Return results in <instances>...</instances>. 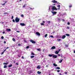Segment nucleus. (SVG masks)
<instances>
[{"mask_svg": "<svg viewBox=\"0 0 75 75\" xmlns=\"http://www.w3.org/2000/svg\"><path fill=\"white\" fill-rule=\"evenodd\" d=\"M42 23H45V21H43L42 22Z\"/></svg>", "mask_w": 75, "mask_h": 75, "instance_id": "6e6d98bb", "label": "nucleus"}, {"mask_svg": "<svg viewBox=\"0 0 75 75\" xmlns=\"http://www.w3.org/2000/svg\"><path fill=\"white\" fill-rule=\"evenodd\" d=\"M74 53H75V50H74Z\"/></svg>", "mask_w": 75, "mask_h": 75, "instance_id": "774afa93", "label": "nucleus"}, {"mask_svg": "<svg viewBox=\"0 0 75 75\" xmlns=\"http://www.w3.org/2000/svg\"><path fill=\"white\" fill-rule=\"evenodd\" d=\"M67 29H69V27L68 26H67Z\"/></svg>", "mask_w": 75, "mask_h": 75, "instance_id": "de8ad7c7", "label": "nucleus"}, {"mask_svg": "<svg viewBox=\"0 0 75 75\" xmlns=\"http://www.w3.org/2000/svg\"><path fill=\"white\" fill-rule=\"evenodd\" d=\"M4 51L3 52H2L1 54V55L3 54H4Z\"/></svg>", "mask_w": 75, "mask_h": 75, "instance_id": "a19ab883", "label": "nucleus"}, {"mask_svg": "<svg viewBox=\"0 0 75 75\" xmlns=\"http://www.w3.org/2000/svg\"><path fill=\"white\" fill-rule=\"evenodd\" d=\"M2 33H3V34H5V32H4V31L3 32H2Z\"/></svg>", "mask_w": 75, "mask_h": 75, "instance_id": "603ef678", "label": "nucleus"}, {"mask_svg": "<svg viewBox=\"0 0 75 75\" xmlns=\"http://www.w3.org/2000/svg\"><path fill=\"white\" fill-rule=\"evenodd\" d=\"M21 45V44H18V46H20Z\"/></svg>", "mask_w": 75, "mask_h": 75, "instance_id": "09e8293b", "label": "nucleus"}, {"mask_svg": "<svg viewBox=\"0 0 75 75\" xmlns=\"http://www.w3.org/2000/svg\"><path fill=\"white\" fill-rule=\"evenodd\" d=\"M37 74H41V72L40 71H38L37 72Z\"/></svg>", "mask_w": 75, "mask_h": 75, "instance_id": "4468645a", "label": "nucleus"}, {"mask_svg": "<svg viewBox=\"0 0 75 75\" xmlns=\"http://www.w3.org/2000/svg\"><path fill=\"white\" fill-rule=\"evenodd\" d=\"M53 58H57V55H54L53 56Z\"/></svg>", "mask_w": 75, "mask_h": 75, "instance_id": "0eeeda50", "label": "nucleus"}, {"mask_svg": "<svg viewBox=\"0 0 75 75\" xmlns=\"http://www.w3.org/2000/svg\"><path fill=\"white\" fill-rule=\"evenodd\" d=\"M41 25H44V23H41Z\"/></svg>", "mask_w": 75, "mask_h": 75, "instance_id": "7c9ffc66", "label": "nucleus"}, {"mask_svg": "<svg viewBox=\"0 0 75 75\" xmlns=\"http://www.w3.org/2000/svg\"><path fill=\"white\" fill-rule=\"evenodd\" d=\"M16 32H17V33H20V31H16Z\"/></svg>", "mask_w": 75, "mask_h": 75, "instance_id": "864d4df0", "label": "nucleus"}, {"mask_svg": "<svg viewBox=\"0 0 75 75\" xmlns=\"http://www.w3.org/2000/svg\"><path fill=\"white\" fill-rule=\"evenodd\" d=\"M31 54L32 55H35V54H34V53H33V52H32Z\"/></svg>", "mask_w": 75, "mask_h": 75, "instance_id": "bb28decb", "label": "nucleus"}, {"mask_svg": "<svg viewBox=\"0 0 75 75\" xmlns=\"http://www.w3.org/2000/svg\"><path fill=\"white\" fill-rule=\"evenodd\" d=\"M53 3H57V1L55 0H54L53 1H52Z\"/></svg>", "mask_w": 75, "mask_h": 75, "instance_id": "f8f14e48", "label": "nucleus"}, {"mask_svg": "<svg viewBox=\"0 0 75 75\" xmlns=\"http://www.w3.org/2000/svg\"><path fill=\"white\" fill-rule=\"evenodd\" d=\"M26 48H27V49L29 48V46H27V47H26Z\"/></svg>", "mask_w": 75, "mask_h": 75, "instance_id": "ea45409f", "label": "nucleus"}, {"mask_svg": "<svg viewBox=\"0 0 75 75\" xmlns=\"http://www.w3.org/2000/svg\"><path fill=\"white\" fill-rule=\"evenodd\" d=\"M65 74H67V72H65Z\"/></svg>", "mask_w": 75, "mask_h": 75, "instance_id": "338daca9", "label": "nucleus"}, {"mask_svg": "<svg viewBox=\"0 0 75 75\" xmlns=\"http://www.w3.org/2000/svg\"><path fill=\"white\" fill-rule=\"evenodd\" d=\"M52 6H49V10H50V8L51 7H52Z\"/></svg>", "mask_w": 75, "mask_h": 75, "instance_id": "49530a36", "label": "nucleus"}, {"mask_svg": "<svg viewBox=\"0 0 75 75\" xmlns=\"http://www.w3.org/2000/svg\"><path fill=\"white\" fill-rule=\"evenodd\" d=\"M26 4H25V5H23V8H25V6H26Z\"/></svg>", "mask_w": 75, "mask_h": 75, "instance_id": "cd10ccee", "label": "nucleus"}, {"mask_svg": "<svg viewBox=\"0 0 75 75\" xmlns=\"http://www.w3.org/2000/svg\"><path fill=\"white\" fill-rule=\"evenodd\" d=\"M22 58L23 59H24V57H23V56H22Z\"/></svg>", "mask_w": 75, "mask_h": 75, "instance_id": "13d9d810", "label": "nucleus"}, {"mask_svg": "<svg viewBox=\"0 0 75 75\" xmlns=\"http://www.w3.org/2000/svg\"><path fill=\"white\" fill-rule=\"evenodd\" d=\"M36 34H37V35H38V36H40V33L38 32H37L36 33Z\"/></svg>", "mask_w": 75, "mask_h": 75, "instance_id": "9b49d317", "label": "nucleus"}, {"mask_svg": "<svg viewBox=\"0 0 75 75\" xmlns=\"http://www.w3.org/2000/svg\"><path fill=\"white\" fill-rule=\"evenodd\" d=\"M0 23H2V24H3V23H4V22H2V23L1 22H0Z\"/></svg>", "mask_w": 75, "mask_h": 75, "instance_id": "e2e57ef3", "label": "nucleus"}, {"mask_svg": "<svg viewBox=\"0 0 75 75\" xmlns=\"http://www.w3.org/2000/svg\"><path fill=\"white\" fill-rule=\"evenodd\" d=\"M2 5H3V6L4 5H5V3L2 4Z\"/></svg>", "mask_w": 75, "mask_h": 75, "instance_id": "bf43d9fd", "label": "nucleus"}, {"mask_svg": "<svg viewBox=\"0 0 75 75\" xmlns=\"http://www.w3.org/2000/svg\"><path fill=\"white\" fill-rule=\"evenodd\" d=\"M16 64L17 65H18V63H16Z\"/></svg>", "mask_w": 75, "mask_h": 75, "instance_id": "69168bd1", "label": "nucleus"}, {"mask_svg": "<svg viewBox=\"0 0 75 75\" xmlns=\"http://www.w3.org/2000/svg\"><path fill=\"white\" fill-rule=\"evenodd\" d=\"M50 37L51 38H54V36L53 35H50Z\"/></svg>", "mask_w": 75, "mask_h": 75, "instance_id": "72a5a7b5", "label": "nucleus"}, {"mask_svg": "<svg viewBox=\"0 0 75 75\" xmlns=\"http://www.w3.org/2000/svg\"><path fill=\"white\" fill-rule=\"evenodd\" d=\"M57 71L58 72H60V70H57Z\"/></svg>", "mask_w": 75, "mask_h": 75, "instance_id": "a18cd8bd", "label": "nucleus"}, {"mask_svg": "<svg viewBox=\"0 0 75 75\" xmlns=\"http://www.w3.org/2000/svg\"><path fill=\"white\" fill-rule=\"evenodd\" d=\"M72 7V5H70L69 6V8H70L69 9H70V8H71V7Z\"/></svg>", "mask_w": 75, "mask_h": 75, "instance_id": "2f4dec72", "label": "nucleus"}, {"mask_svg": "<svg viewBox=\"0 0 75 75\" xmlns=\"http://www.w3.org/2000/svg\"><path fill=\"white\" fill-rule=\"evenodd\" d=\"M13 18H14V17H13V16H12L11 18L12 19H13Z\"/></svg>", "mask_w": 75, "mask_h": 75, "instance_id": "3c124183", "label": "nucleus"}, {"mask_svg": "<svg viewBox=\"0 0 75 75\" xmlns=\"http://www.w3.org/2000/svg\"><path fill=\"white\" fill-rule=\"evenodd\" d=\"M48 56L50 57H53V56L52 55V54H49Z\"/></svg>", "mask_w": 75, "mask_h": 75, "instance_id": "412c9836", "label": "nucleus"}, {"mask_svg": "<svg viewBox=\"0 0 75 75\" xmlns=\"http://www.w3.org/2000/svg\"><path fill=\"white\" fill-rule=\"evenodd\" d=\"M50 23H51V22L50 21H48L47 22V23L48 24H50Z\"/></svg>", "mask_w": 75, "mask_h": 75, "instance_id": "4c0bfd02", "label": "nucleus"}, {"mask_svg": "<svg viewBox=\"0 0 75 75\" xmlns=\"http://www.w3.org/2000/svg\"><path fill=\"white\" fill-rule=\"evenodd\" d=\"M52 11H54V10H58V9H57L55 6H52Z\"/></svg>", "mask_w": 75, "mask_h": 75, "instance_id": "f257e3e1", "label": "nucleus"}, {"mask_svg": "<svg viewBox=\"0 0 75 75\" xmlns=\"http://www.w3.org/2000/svg\"><path fill=\"white\" fill-rule=\"evenodd\" d=\"M12 21L13 22H15V20H14L13 19Z\"/></svg>", "mask_w": 75, "mask_h": 75, "instance_id": "8fccbe9b", "label": "nucleus"}, {"mask_svg": "<svg viewBox=\"0 0 75 75\" xmlns=\"http://www.w3.org/2000/svg\"><path fill=\"white\" fill-rule=\"evenodd\" d=\"M60 51H61V50L60 49H59L58 51H56V52H55V53L56 54H58L59 53V52Z\"/></svg>", "mask_w": 75, "mask_h": 75, "instance_id": "39448f33", "label": "nucleus"}, {"mask_svg": "<svg viewBox=\"0 0 75 75\" xmlns=\"http://www.w3.org/2000/svg\"><path fill=\"white\" fill-rule=\"evenodd\" d=\"M37 50H38V51H40V49H37Z\"/></svg>", "mask_w": 75, "mask_h": 75, "instance_id": "79ce46f5", "label": "nucleus"}, {"mask_svg": "<svg viewBox=\"0 0 75 75\" xmlns=\"http://www.w3.org/2000/svg\"><path fill=\"white\" fill-rule=\"evenodd\" d=\"M55 48H56V47L54 46L51 47V50H54V49H55Z\"/></svg>", "mask_w": 75, "mask_h": 75, "instance_id": "9d476101", "label": "nucleus"}, {"mask_svg": "<svg viewBox=\"0 0 75 75\" xmlns=\"http://www.w3.org/2000/svg\"><path fill=\"white\" fill-rule=\"evenodd\" d=\"M1 39H4V37L3 36H2L1 37Z\"/></svg>", "mask_w": 75, "mask_h": 75, "instance_id": "e433bc0d", "label": "nucleus"}, {"mask_svg": "<svg viewBox=\"0 0 75 75\" xmlns=\"http://www.w3.org/2000/svg\"><path fill=\"white\" fill-rule=\"evenodd\" d=\"M6 31H11V29H6Z\"/></svg>", "mask_w": 75, "mask_h": 75, "instance_id": "dca6fc26", "label": "nucleus"}, {"mask_svg": "<svg viewBox=\"0 0 75 75\" xmlns=\"http://www.w3.org/2000/svg\"><path fill=\"white\" fill-rule=\"evenodd\" d=\"M66 36H67V37H69V36H70V35L69 34H66Z\"/></svg>", "mask_w": 75, "mask_h": 75, "instance_id": "f3484780", "label": "nucleus"}, {"mask_svg": "<svg viewBox=\"0 0 75 75\" xmlns=\"http://www.w3.org/2000/svg\"><path fill=\"white\" fill-rule=\"evenodd\" d=\"M4 65H7L8 64V63H4Z\"/></svg>", "mask_w": 75, "mask_h": 75, "instance_id": "4be33fe9", "label": "nucleus"}, {"mask_svg": "<svg viewBox=\"0 0 75 75\" xmlns=\"http://www.w3.org/2000/svg\"><path fill=\"white\" fill-rule=\"evenodd\" d=\"M12 41H14V42H15L16 41V40L14 38H13L12 39Z\"/></svg>", "mask_w": 75, "mask_h": 75, "instance_id": "a211bd4d", "label": "nucleus"}, {"mask_svg": "<svg viewBox=\"0 0 75 75\" xmlns=\"http://www.w3.org/2000/svg\"><path fill=\"white\" fill-rule=\"evenodd\" d=\"M61 39H57V41L58 42H59V41H61Z\"/></svg>", "mask_w": 75, "mask_h": 75, "instance_id": "c756f323", "label": "nucleus"}, {"mask_svg": "<svg viewBox=\"0 0 75 75\" xmlns=\"http://www.w3.org/2000/svg\"><path fill=\"white\" fill-rule=\"evenodd\" d=\"M20 25L21 26H25V23H20Z\"/></svg>", "mask_w": 75, "mask_h": 75, "instance_id": "20e7f679", "label": "nucleus"}, {"mask_svg": "<svg viewBox=\"0 0 75 75\" xmlns=\"http://www.w3.org/2000/svg\"><path fill=\"white\" fill-rule=\"evenodd\" d=\"M51 13H52L53 14V16L55 15L56 14H57V12L55 11H52Z\"/></svg>", "mask_w": 75, "mask_h": 75, "instance_id": "7ed1b4c3", "label": "nucleus"}, {"mask_svg": "<svg viewBox=\"0 0 75 75\" xmlns=\"http://www.w3.org/2000/svg\"><path fill=\"white\" fill-rule=\"evenodd\" d=\"M47 35H48L47 34H46L45 35V38H46L47 37Z\"/></svg>", "mask_w": 75, "mask_h": 75, "instance_id": "5701e85b", "label": "nucleus"}, {"mask_svg": "<svg viewBox=\"0 0 75 75\" xmlns=\"http://www.w3.org/2000/svg\"><path fill=\"white\" fill-rule=\"evenodd\" d=\"M67 24H68V25H69L70 24V23L68 22L67 23Z\"/></svg>", "mask_w": 75, "mask_h": 75, "instance_id": "37998d69", "label": "nucleus"}, {"mask_svg": "<svg viewBox=\"0 0 75 75\" xmlns=\"http://www.w3.org/2000/svg\"><path fill=\"white\" fill-rule=\"evenodd\" d=\"M63 21H65V20L64 19H62Z\"/></svg>", "mask_w": 75, "mask_h": 75, "instance_id": "0e129e2a", "label": "nucleus"}, {"mask_svg": "<svg viewBox=\"0 0 75 75\" xmlns=\"http://www.w3.org/2000/svg\"><path fill=\"white\" fill-rule=\"evenodd\" d=\"M35 57V56H30V58H34Z\"/></svg>", "mask_w": 75, "mask_h": 75, "instance_id": "aec40b11", "label": "nucleus"}, {"mask_svg": "<svg viewBox=\"0 0 75 75\" xmlns=\"http://www.w3.org/2000/svg\"><path fill=\"white\" fill-rule=\"evenodd\" d=\"M55 69H60V68L59 67H56Z\"/></svg>", "mask_w": 75, "mask_h": 75, "instance_id": "2eb2a0df", "label": "nucleus"}, {"mask_svg": "<svg viewBox=\"0 0 75 75\" xmlns=\"http://www.w3.org/2000/svg\"><path fill=\"white\" fill-rule=\"evenodd\" d=\"M15 21L16 23H18V22H19V21H20V19L18 18H16L15 19Z\"/></svg>", "mask_w": 75, "mask_h": 75, "instance_id": "f03ea898", "label": "nucleus"}, {"mask_svg": "<svg viewBox=\"0 0 75 75\" xmlns=\"http://www.w3.org/2000/svg\"><path fill=\"white\" fill-rule=\"evenodd\" d=\"M21 17H24V15H23V14H22L21 15Z\"/></svg>", "mask_w": 75, "mask_h": 75, "instance_id": "f704fd0d", "label": "nucleus"}, {"mask_svg": "<svg viewBox=\"0 0 75 75\" xmlns=\"http://www.w3.org/2000/svg\"><path fill=\"white\" fill-rule=\"evenodd\" d=\"M4 44H6V41H4Z\"/></svg>", "mask_w": 75, "mask_h": 75, "instance_id": "052dcab7", "label": "nucleus"}, {"mask_svg": "<svg viewBox=\"0 0 75 75\" xmlns=\"http://www.w3.org/2000/svg\"><path fill=\"white\" fill-rule=\"evenodd\" d=\"M65 37H66V36L65 35H63L62 36V39H64Z\"/></svg>", "mask_w": 75, "mask_h": 75, "instance_id": "1a4fd4ad", "label": "nucleus"}, {"mask_svg": "<svg viewBox=\"0 0 75 75\" xmlns=\"http://www.w3.org/2000/svg\"><path fill=\"white\" fill-rule=\"evenodd\" d=\"M37 69H40V68H41V66H38L37 67Z\"/></svg>", "mask_w": 75, "mask_h": 75, "instance_id": "ddd939ff", "label": "nucleus"}, {"mask_svg": "<svg viewBox=\"0 0 75 75\" xmlns=\"http://www.w3.org/2000/svg\"><path fill=\"white\" fill-rule=\"evenodd\" d=\"M65 47H68V45H65Z\"/></svg>", "mask_w": 75, "mask_h": 75, "instance_id": "c9c22d12", "label": "nucleus"}, {"mask_svg": "<svg viewBox=\"0 0 75 75\" xmlns=\"http://www.w3.org/2000/svg\"><path fill=\"white\" fill-rule=\"evenodd\" d=\"M59 75H62V74H61V73H60L59 74Z\"/></svg>", "mask_w": 75, "mask_h": 75, "instance_id": "4d7b16f0", "label": "nucleus"}, {"mask_svg": "<svg viewBox=\"0 0 75 75\" xmlns=\"http://www.w3.org/2000/svg\"><path fill=\"white\" fill-rule=\"evenodd\" d=\"M62 60L63 59L61 60L59 62V63H61L62 62Z\"/></svg>", "mask_w": 75, "mask_h": 75, "instance_id": "393cba45", "label": "nucleus"}, {"mask_svg": "<svg viewBox=\"0 0 75 75\" xmlns=\"http://www.w3.org/2000/svg\"><path fill=\"white\" fill-rule=\"evenodd\" d=\"M30 42H31L32 43H33V44H35V41H34V40H30Z\"/></svg>", "mask_w": 75, "mask_h": 75, "instance_id": "423d86ee", "label": "nucleus"}, {"mask_svg": "<svg viewBox=\"0 0 75 75\" xmlns=\"http://www.w3.org/2000/svg\"><path fill=\"white\" fill-rule=\"evenodd\" d=\"M59 36H56V38H59Z\"/></svg>", "mask_w": 75, "mask_h": 75, "instance_id": "473e14b6", "label": "nucleus"}, {"mask_svg": "<svg viewBox=\"0 0 75 75\" xmlns=\"http://www.w3.org/2000/svg\"><path fill=\"white\" fill-rule=\"evenodd\" d=\"M43 52H44L45 51V49H43L42 50Z\"/></svg>", "mask_w": 75, "mask_h": 75, "instance_id": "c03bdc74", "label": "nucleus"}, {"mask_svg": "<svg viewBox=\"0 0 75 75\" xmlns=\"http://www.w3.org/2000/svg\"><path fill=\"white\" fill-rule=\"evenodd\" d=\"M52 33H53V34L55 33V31H54Z\"/></svg>", "mask_w": 75, "mask_h": 75, "instance_id": "680f3d73", "label": "nucleus"}, {"mask_svg": "<svg viewBox=\"0 0 75 75\" xmlns=\"http://www.w3.org/2000/svg\"><path fill=\"white\" fill-rule=\"evenodd\" d=\"M53 65L54 66V67H57V64H55V63H54L53 64Z\"/></svg>", "mask_w": 75, "mask_h": 75, "instance_id": "6ab92c4d", "label": "nucleus"}, {"mask_svg": "<svg viewBox=\"0 0 75 75\" xmlns=\"http://www.w3.org/2000/svg\"><path fill=\"white\" fill-rule=\"evenodd\" d=\"M57 7H59V8H60V5H58L57 6Z\"/></svg>", "mask_w": 75, "mask_h": 75, "instance_id": "c85d7f7f", "label": "nucleus"}, {"mask_svg": "<svg viewBox=\"0 0 75 75\" xmlns=\"http://www.w3.org/2000/svg\"><path fill=\"white\" fill-rule=\"evenodd\" d=\"M4 68H7V65H4Z\"/></svg>", "mask_w": 75, "mask_h": 75, "instance_id": "b1692460", "label": "nucleus"}, {"mask_svg": "<svg viewBox=\"0 0 75 75\" xmlns=\"http://www.w3.org/2000/svg\"><path fill=\"white\" fill-rule=\"evenodd\" d=\"M24 42H25L26 43H27V41H26V40H24Z\"/></svg>", "mask_w": 75, "mask_h": 75, "instance_id": "58836bf2", "label": "nucleus"}, {"mask_svg": "<svg viewBox=\"0 0 75 75\" xmlns=\"http://www.w3.org/2000/svg\"><path fill=\"white\" fill-rule=\"evenodd\" d=\"M56 20L57 21H60V20H61V19L60 18H56Z\"/></svg>", "mask_w": 75, "mask_h": 75, "instance_id": "6e6552de", "label": "nucleus"}, {"mask_svg": "<svg viewBox=\"0 0 75 75\" xmlns=\"http://www.w3.org/2000/svg\"><path fill=\"white\" fill-rule=\"evenodd\" d=\"M13 66L12 64H10V65H9L8 67H11V66Z\"/></svg>", "mask_w": 75, "mask_h": 75, "instance_id": "a878e982", "label": "nucleus"}, {"mask_svg": "<svg viewBox=\"0 0 75 75\" xmlns=\"http://www.w3.org/2000/svg\"><path fill=\"white\" fill-rule=\"evenodd\" d=\"M57 16H58V17H59V15L58 14V15H57Z\"/></svg>", "mask_w": 75, "mask_h": 75, "instance_id": "5fc2aeb1", "label": "nucleus"}]
</instances>
